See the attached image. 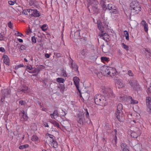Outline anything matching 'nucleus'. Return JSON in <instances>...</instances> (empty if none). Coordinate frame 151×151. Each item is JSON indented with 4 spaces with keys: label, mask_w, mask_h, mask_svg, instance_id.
<instances>
[{
    "label": "nucleus",
    "mask_w": 151,
    "mask_h": 151,
    "mask_svg": "<svg viewBox=\"0 0 151 151\" xmlns=\"http://www.w3.org/2000/svg\"><path fill=\"white\" fill-rule=\"evenodd\" d=\"M97 26L99 29L101 31V33L99 34V36L100 37L103 39L105 41H107V39H108L109 36L107 34L103 33L104 29L107 28V25L106 24V23L105 22L101 23L100 20H98L97 21Z\"/></svg>",
    "instance_id": "obj_1"
},
{
    "label": "nucleus",
    "mask_w": 151,
    "mask_h": 151,
    "mask_svg": "<svg viewBox=\"0 0 151 151\" xmlns=\"http://www.w3.org/2000/svg\"><path fill=\"white\" fill-rule=\"evenodd\" d=\"M116 69L111 67H104L101 70V73L103 75L108 77H111L114 76L116 74Z\"/></svg>",
    "instance_id": "obj_2"
},
{
    "label": "nucleus",
    "mask_w": 151,
    "mask_h": 151,
    "mask_svg": "<svg viewBox=\"0 0 151 151\" xmlns=\"http://www.w3.org/2000/svg\"><path fill=\"white\" fill-rule=\"evenodd\" d=\"M100 94L96 95L94 98V100L96 104L101 106H105L107 104L106 99Z\"/></svg>",
    "instance_id": "obj_3"
},
{
    "label": "nucleus",
    "mask_w": 151,
    "mask_h": 151,
    "mask_svg": "<svg viewBox=\"0 0 151 151\" xmlns=\"http://www.w3.org/2000/svg\"><path fill=\"white\" fill-rule=\"evenodd\" d=\"M102 91L104 95L108 98L114 97L115 96L112 89L108 86H103L102 87Z\"/></svg>",
    "instance_id": "obj_4"
},
{
    "label": "nucleus",
    "mask_w": 151,
    "mask_h": 151,
    "mask_svg": "<svg viewBox=\"0 0 151 151\" xmlns=\"http://www.w3.org/2000/svg\"><path fill=\"white\" fill-rule=\"evenodd\" d=\"M98 2L96 0L91 1V6H89L91 8L93 11L96 13L99 12V9L98 8Z\"/></svg>",
    "instance_id": "obj_5"
},
{
    "label": "nucleus",
    "mask_w": 151,
    "mask_h": 151,
    "mask_svg": "<svg viewBox=\"0 0 151 151\" xmlns=\"http://www.w3.org/2000/svg\"><path fill=\"white\" fill-rule=\"evenodd\" d=\"M116 116L120 122H123L124 120V116L122 111H116Z\"/></svg>",
    "instance_id": "obj_6"
},
{
    "label": "nucleus",
    "mask_w": 151,
    "mask_h": 151,
    "mask_svg": "<svg viewBox=\"0 0 151 151\" xmlns=\"http://www.w3.org/2000/svg\"><path fill=\"white\" fill-rule=\"evenodd\" d=\"M141 134L140 130L139 128H137L135 131H134L131 134V136L134 138H137Z\"/></svg>",
    "instance_id": "obj_7"
},
{
    "label": "nucleus",
    "mask_w": 151,
    "mask_h": 151,
    "mask_svg": "<svg viewBox=\"0 0 151 151\" xmlns=\"http://www.w3.org/2000/svg\"><path fill=\"white\" fill-rule=\"evenodd\" d=\"M19 115L21 116V120L23 121H27L28 117L27 115V114H25L24 111L23 110L21 111L19 113Z\"/></svg>",
    "instance_id": "obj_8"
},
{
    "label": "nucleus",
    "mask_w": 151,
    "mask_h": 151,
    "mask_svg": "<svg viewBox=\"0 0 151 151\" xmlns=\"http://www.w3.org/2000/svg\"><path fill=\"white\" fill-rule=\"evenodd\" d=\"M141 10V7L140 5L134 8H131V12L134 14H137Z\"/></svg>",
    "instance_id": "obj_9"
},
{
    "label": "nucleus",
    "mask_w": 151,
    "mask_h": 151,
    "mask_svg": "<svg viewBox=\"0 0 151 151\" xmlns=\"http://www.w3.org/2000/svg\"><path fill=\"white\" fill-rule=\"evenodd\" d=\"M130 84L132 83H134V85L132 86V88L134 90H137V91L140 90V87L139 85L137 83V81H130L129 82Z\"/></svg>",
    "instance_id": "obj_10"
},
{
    "label": "nucleus",
    "mask_w": 151,
    "mask_h": 151,
    "mask_svg": "<svg viewBox=\"0 0 151 151\" xmlns=\"http://www.w3.org/2000/svg\"><path fill=\"white\" fill-rule=\"evenodd\" d=\"M73 80L77 89L80 92V91L79 89V83L80 81L78 77L75 76L73 78Z\"/></svg>",
    "instance_id": "obj_11"
},
{
    "label": "nucleus",
    "mask_w": 151,
    "mask_h": 151,
    "mask_svg": "<svg viewBox=\"0 0 151 151\" xmlns=\"http://www.w3.org/2000/svg\"><path fill=\"white\" fill-rule=\"evenodd\" d=\"M127 100L130 104H137L138 103V101L137 100L134 99L131 96L128 97L127 98Z\"/></svg>",
    "instance_id": "obj_12"
},
{
    "label": "nucleus",
    "mask_w": 151,
    "mask_h": 151,
    "mask_svg": "<svg viewBox=\"0 0 151 151\" xmlns=\"http://www.w3.org/2000/svg\"><path fill=\"white\" fill-rule=\"evenodd\" d=\"M116 85L118 88H122L124 86V84L119 80H116Z\"/></svg>",
    "instance_id": "obj_13"
},
{
    "label": "nucleus",
    "mask_w": 151,
    "mask_h": 151,
    "mask_svg": "<svg viewBox=\"0 0 151 151\" xmlns=\"http://www.w3.org/2000/svg\"><path fill=\"white\" fill-rule=\"evenodd\" d=\"M73 60H71L70 61V62L71 64V66L70 67L71 68H73L75 71H77L78 70V66H77L76 64L75 63H73Z\"/></svg>",
    "instance_id": "obj_14"
},
{
    "label": "nucleus",
    "mask_w": 151,
    "mask_h": 151,
    "mask_svg": "<svg viewBox=\"0 0 151 151\" xmlns=\"http://www.w3.org/2000/svg\"><path fill=\"white\" fill-rule=\"evenodd\" d=\"M140 4L137 1H132L130 4V6L132 8H134Z\"/></svg>",
    "instance_id": "obj_15"
},
{
    "label": "nucleus",
    "mask_w": 151,
    "mask_h": 151,
    "mask_svg": "<svg viewBox=\"0 0 151 151\" xmlns=\"http://www.w3.org/2000/svg\"><path fill=\"white\" fill-rule=\"evenodd\" d=\"M4 63L6 65H9V59L6 55H4L2 58Z\"/></svg>",
    "instance_id": "obj_16"
},
{
    "label": "nucleus",
    "mask_w": 151,
    "mask_h": 151,
    "mask_svg": "<svg viewBox=\"0 0 151 151\" xmlns=\"http://www.w3.org/2000/svg\"><path fill=\"white\" fill-rule=\"evenodd\" d=\"M51 145L54 148H56L58 147V144L57 142L54 139H52V141H50Z\"/></svg>",
    "instance_id": "obj_17"
},
{
    "label": "nucleus",
    "mask_w": 151,
    "mask_h": 151,
    "mask_svg": "<svg viewBox=\"0 0 151 151\" xmlns=\"http://www.w3.org/2000/svg\"><path fill=\"white\" fill-rule=\"evenodd\" d=\"M40 15V13L37 9L33 10L32 15L34 17H39Z\"/></svg>",
    "instance_id": "obj_18"
},
{
    "label": "nucleus",
    "mask_w": 151,
    "mask_h": 151,
    "mask_svg": "<svg viewBox=\"0 0 151 151\" xmlns=\"http://www.w3.org/2000/svg\"><path fill=\"white\" fill-rule=\"evenodd\" d=\"M131 123L133 124H135L136 125H139L142 123V121H137L136 120L134 119L131 122Z\"/></svg>",
    "instance_id": "obj_19"
},
{
    "label": "nucleus",
    "mask_w": 151,
    "mask_h": 151,
    "mask_svg": "<svg viewBox=\"0 0 151 151\" xmlns=\"http://www.w3.org/2000/svg\"><path fill=\"white\" fill-rule=\"evenodd\" d=\"M50 116L52 118L55 119V116H56V117L59 116V114L58 113V111L57 110H56L54 111V112L52 114H50Z\"/></svg>",
    "instance_id": "obj_20"
},
{
    "label": "nucleus",
    "mask_w": 151,
    "mask_h": 151,
    "mask_svg": "<svg viewBox=\"0 0 151 151\" xmlns=\"http://www.w3.org/2000/svg\"><path fill=\"white\" fill-rule=\"evenodd\" d=\"M121 146L123 151H129L127 148V146L126 144L122 143L121 144Z\"/></svg>",
    "instance_id": "obj_21"
},
{
    "label": "nucleus",
    "mask_w": 151,
    "mask_h": 151,
    "mask_svg": "<svg viewBox=\"0 0 151 151\" xmlns=\"http://www.w3.org/2000/svg\"><path fill=\"white\" fill-rule=\"evenodd\" d=\"M86 52L84 50H82L81 52L80 56L82 58H84L86 57Z\"/></svg>",
    "instance_id": "obj_22"
},
{
    "label": "nucleus",
    "mask_w": 151,
    "mask_h": 151,
    "mask_svg": "<svg viewBox=\"0 0 151 151\" xmlns=\"http://www.w3.org/2000/svg\"><path fill=\"white\" fill-rule=\"evenodd\" d=\"M84 120V116H78V121L79 123L81 124H83V122Z\"/></svg>",
    "instance_id": "obj_23"
},
{
    "label": "nucleus",
    "mask_w": 151,
    "mask_h": 151,
    "mask_svg": "<svg viewBox=\"0 0 151 151\" xmlns=\"http://www.w3.org/2000/svg\"><path fill=\"white\" fill-rule=\"evenodd\" d=\"M50 122L51 123L53 124L55 127H56L59 128H60V126L59 124L55 121L54 120H52L50 121Z\"/></svg>",
    "instance_id": "obj_24"
},
{
    "label": "nucleus",
    "mask_w": 151,
    "mask_h": 151,
    "mask_svg": "<svg viewBox=\"0 0 151 151\" xmlns=\"http://www.w3.org/2000/svg\"><path fill=\"white\" fill-rule=\"evenodd\" d=\"M74 36L75 38L77 39L80 38V35L79 30H77L75 32Z\"/></svg>",
    "instance_id": "obj_25"
},
{
    "label": "nucleus",
    "mask_w": 151,
    "mask_h": 151,
    "mask_svg": "<svg viewBox=\"0 0 151 151\" xmlns=\"http://www.w3.org/2000/svg\"><path fill=\"white\" fill-rule=\"evenodd\" d=\"M151 99L149 97H147L146 98V103L147 106H150Z\"/></svg>",
    "instance_id": "obj_26"
},
{
    "label": "nucleus",
    "mask_w": 151,
    "mask_h": 151,
    "mask_svg": "<svg viewBox=\"0 0 151 151\" xmlns=\"http://www.w3.org/2000/svg\"><path fill=\"white\" fill-rule=\"evenodd\" d=\"M61 75L64 77H66L67 76V74L66 70L63 69H62L61 70Z\"/></svg>",
    "instance_id": "obj_27"
},
{
    "label": "nucleus",
    "mask_w": 151,
    "mask_h": 151,
    "mask_svg": "<svg viewBox=\"0 0 151 151\" xmlns=\"http://www.w3.org/2000/svg\"><path fill=\"white\" fill-rule=\"evenodd\" d=\"M110 12L111 14L113 13L115 14H119V12L117 9L115 8L111 10L110 11Z\"/></svg>",
    "instance_id": "obj_28"
},
{
    "label": "nucleus",
    "mask_w": 151,
    "mask_h": 151,
    "mask_svg": "<svg viewBox=\"0 0 151 151\" xmlns=\"http://www.w3.org/2000/svg\"><path fill=\"white\" fill-rule=\"evenodd\" d=\"M122 105L121 104H118L117 106V111H122Z\"/></svg>",
    "instance_id": "obj_29"
},
{
    "label": "nucleus",
    "mask_w": 151,
    "mask_h": 151,
    "mask_svg": "<svg viewBox=\"0 0 151 151\" xmlns=\"http://www.w3.org/2000/svg\"><path fill=\"white\" fill-rule=\"evenodd\" d=\"M141 117L139 114H135V116L134 119L136 120L137 121H142V119L140 118Z\"/></svg>",
    "instance_id": "obj_30"
},
{
    "label": "nucleus",
    "mask_w": 151,
    "mask_h": 151,
    "mask_svg": "<svg viewBox=\"0 0 151 151\" xmlns=\"http://www.w3.org/2000/svg\"><path fill=\"white\" fill-rule=\"evenodd\" d=\"M56 81L57 82L59 83H63L65 82L64 79L61 78H56Z\"/></svg>",
    "instance_id": "obj_31"
},
{
    "label": "nucleus",
    "mask_w": 151,
    "mask_h": 151,
    "mask_svg": "<svg viewBox=\"0 0 151 151\" xmlns=\"http://www.w3.org/2000/svg\"><path fill=\"white\" fill-rule=\"evenodd\" d=\"M124 34L125 35V38L127 40H129V33L127 31L125 30L124 31Z\"/></svg>",
    "instance_id": "obj_32"
},
{
    "label": "nucleus",
    "mask_w": 151,
    "mask_h": 151,
    "mask_svg": "<svg viewBox=\"0 0 151 151\" xmlns=\"http://www.w3.org/2000/svg\"><path fill=\"white\" fill-rule=\"evenodd\" d=\"M122 45L124 49L126 50L127 51H128L129 50V47L127 45H125L124 43H122Z\"/></svg>",
    "instance_id": "obj_33"
},
{
    "label": "nucleus",
    "mask_w": 151,
    "mask_h": 151,
    "mask_svg": "<svg viewBox=\"0 0 151 151\" xmlns=\"http://www.w3.org/2000/svg\"><path fill=\"white\" fill-rule=\"evenodd\" d=\"M38 138L36 135H33L32 136V141L37 142Z\"/></svg>",
    "instance_id": "obj_34"
},
{
    "label": "nucleus",
    "mask_w": 151,
    "mask_h": 151,
    "mask_svg": "<svg viewBox=\"0 0 151 151\" xmlns=\"http://www.w3.org/2000/svg\"><path fill=\"white\" fill-rule=\"evenodd\" d=\"M28 146V145L27 144H26L20 146L19 147V148L20 149H24L26 148H27Z\"/></svg>",
    "instance_id": "obj_35"
},
{
    "label": "nucleus",
    "mask_w": 151,
    "mask_h": 151,
    "mask_svg": "<svg viewBox=\"0 0 151 151\" xmlns=\"http://www.w3.org/2000/svg\"><path fill=\"white\" fill-rule=\"evenodd\" d=\"M27 89V87H25L23 88V86L22 87H21L20 89H19V92H20V91H22V92H24L25 93V91H26Z\"/></svg>",
    "instance_id": "obj_36"
},
{
    "label": "nucleus",
    "mask_w": 151,
    "mask_h": 151,
    "mask_svg": "<svg viewBox=\"0 0 151 151\" xmlns=\"http://www.w3.org/2000/svg\"><path fill=\"white\" fill-rule=\"evenodd\" d=\"M41 28L43 31H45L47 29V26L46 24H44L42 25Z\"/></svg>",
    "instance_id": "obj_37"
},
{
    "label": "nucleus",
    "mask_w": 151,
    "mask_h": 151,
    "mask_svg": "<svg viewBox=\"0 0 151 151\" xmlns=\"http://www.w3.org/2000/svg\"><path fill=\"white\" fill-rule=\"evenodd\" d=\"M60 88V91L61 92L63 93L65 91V88L64 86L63 85H61L60 87H59Z\"/></svg>",
    "instance_id": "obj_38"
},
{
    "label": "nucleus",
    "mask_w": 151,
    "mask_h": 151,
    "mask_svg": "<svg viewBox=\"0 0 151 151\" xmlns=\"http://www.w3.org/2000/svg\"><path fill=\"white\" fill-rule=\"evenodd\" d=\"M148 50L145 48H143L141 50V52L142 53L145 54V55H146V53H147V52H148Z\"/></svg>",
    "instance_id": "obj_39"
},
{
    "label": "nucleus",
    "mask_w": 151,
    "mask_h": 151,
    "mask_svg": "<svg viewBox=\"0 0 151 151\" xmlns=\"http://www.w3.org/2000/svg\"><path fill=\"white\" fill-rule=\"evenodd\" d=\"M146 55L147 58L149 59L151 58V53L149 51L147 52V53H146Z\"/></svg>",
    "instance_id": "obj_40"
},
{
    "label": "nucleus",
    "mask_w": 151,
    "mask_h": 151,
    "mask_svg": "<svg viewBox=\"0 0 151 151\" xmlns=\"http://www.w3.org/2000/svg\"><path fill=\"white\" fill-rule=\"evenodd\" d=\"M24 65L23 64H20L16 66L15 67V69L17 70L18 68L24 67Z\"/></svg>",
    "instance_id": "obj_41"
},
{
    "label": "nucleus",
    "mask_w": 151,
    "mask_h": 151,
    "mask_svg": "<svg viewBox=\"0 0 151 151\" xmlns=\"http://www.w3.org/2000/svg\"><path fill=\"white\" fill-rule=\"evenodd\" d=\"M130 81H135V80H133V79H130V80H128V83L129 84L130 86H131L132 87V86H134V83H132L131 84H130L129 82Z\"/></svg>",
    "instance_id": "obj_42"
},
{
    "label": "nucleus",
    "mask_w": 151,
    "mask_h": 151,
    "mask_svg": "<svg viewBox=\"0 0 151 151\" xmlns=\"http://www.w3.org/2000/svg\"><path fill=\"white\" fill-rule=\"evenodd\" d=\"M8 27L10 28V29H13V24L11 22H9L8 23Z\"/></svg>",
    "instance_id": "obj_43"
},
{
    "label": "nucleus",
    "mask_w": 151,
    "mask_h": 151,
    "mask_svg": "<svg viewBox=\"0 0 151 151\" xmlns=\"http://www.w3.org/2000/svg\"><path fill=\"white\" fill-rule=\"evenodd\" d=\"M54 54L55 55L56 57L58 58L61 57V55L60 53L58 52H55Z\"/></svg>",
    "instance_id": "obj_44"
},
{
    "label": "nucleus",
    "mask_w": 151,
    "mask_h": 151,
    "mask_svg": "<svg viewBox=\"0 0 151 151\" xmlns=\"http://www.w3.org/2000/svg\"><path fill=\"white\" fill-rule=\"evenodd\" d=\"M27 10L28 13V15H32V13L33 10L30 9H27Z\"/></svg>",
    "instance_id": "obj_45"
},
{
    "label": "nucleus",
    "mask_w": 151,
    "mask_h": 151,
    "mask_svg": "<svg viewBox=\"0 0 151 151\" xmlns=\"http://www.w3.org/2000/svg\"><path fill=\"white\" fill-rule=\"evenodd\" d=\"M147 92L148 94H151V82L150 83V86L148 88Z\"/></svg>",
    "instance_id": "obj_46"
},
{
    "label": "nucleus",
    "mask_w": 151,
    "mask_h": 151,
    "mask_svg": "<svg viewBox=\"0 0 151 151\" xmlns=\"http://www.w3.org/2000/svg\"><path fill=\"white\" fill-rule=\"evenodd\" d=\"M108 58L106 57H102L101 58V60L104 61H107L108 60Z\"/></svg>",
    "instance_id": "obj_47"
},
{
    "label": "nucleus",
    "mask_w": 151,
    "mask_h": 151,
    "mask_svg": "<svg viewBox=\"0 0 151 151\" xmlns=\"http://www.w3.org/2000/svg\"><path fill=\"white\" fill-rule=\"evenodd\" d=\"M19 103L21 105H24L25 102L24 101L22 100H20L19 101Z\"/></svg>",
    "instance_id": "obj_48"
},
{
    "label": "nucleus",
    "mask_w": 151,
    "mask_h": 151,
    "mask_svg": "<svg viewBox=\"0 0 151 151\" xmlns=\"http://www.w3.org/2000/svg\"><path fill=\"white\" fill-rule=\"evenodd\" d=\"M147 111L150 113H151V105L150 106H147Z\"/></svg>",
    "instance_id": "obj_49"
},
{
    "label": "nucleus",
    "mask_w": 151,
    "mask_h": 151,
    "mask_svg": "<svg viewBox=\"0 0 151 151\" xmlns=\"http://www.w3.org/2000/svg\"><path fill=\"white\" fill-rule=\"evenodd\" d=\"M41 69L40 66L38 67L37 68H36V73L37 74L39 73L41 71Z\"/></svg>",
    "instance_id": "obj_50"
},
{
    "label": "nucleus",
    "mask_w": 151,
    "mask_h": 151,
    "mask_svg": "<svg viewBox=\"0 0 151 151\" xmlns=\"http://www.w3.org/2000/svg\"><path fill=\"white\" fill-rule=\"evenodd\" d=\"M15 35H17V36H19L21 37L22 35V34L19 32L18 31H16V32L15 33Z\"/></svg>",
    "instance_id": "obj_51"
},
{
    "label": "nucleus",
    "mask_w": 151,
    "mask_h": 151,
    "mask_svg": "<svg viewBox=\"0 0 151 151\" xmlns=\"http://www.w3.org/2000/svg\"><path fill=\"white\" fill-rule=\"evenodd\" d=\"M128 74L130 76H133V74L132 73V71L131 70H129V71H128Z\"/></svg>",
    "instance_id": "obj_52"
},
{
    "label": "nucleus",
    "mask_w": 151,
    "mask_h": 151,
    "mask_svg": "<svg viewBox=\"0 0 151 151\" xmlns=\"http://www.w3.org/2000/svg\"><path fill=\"white\" fill-rule=\"evenodd\" d=\"M32 40L33 42L35 43L36 42L35 37L34 36L32 37Z\"/></svg>",
    "instance_id": "obj_53"
},
{
    "label": "nucleus",
    "mask_w": 151,
    "mask_h": 151,
    "mask_svg": "<svg viewBox=\"0 0 151 151\" xmlns=\"http://www.w3.org/2000/svg\"><path fill=\"white\" fill-rule=\"evenodd\" d=\"M145 31L146 32H147L148 30V25L147 24L145 26H143Z\"/></svg>",
    "instance_id": "obj_54"
},
{
    "label": "nucleus",
    "mask_w": 151,
    "mask_h": 151,
    "mask_svg": "<svg viewBox=\"0 0 151 151\" xmlns=\"http://www.w3.org/2000/svg\"><path fill=\"white\" fill-rule=\"evenodd\" d=\"M22 13L25 15H28L27 9L24 10L22 12Z\"/></svg>",
    "instance_id": "obj_55"
},
{
    "label": "nucleus",
    "mask_w": 151,
    "mask_h": 151,
    "mask_svg": "<svg viewBox=\"0 0 151 151\" xmlns=\"http://www.w3.org/2000/svg\"><path fill=\"white\" fill-rule=\"evenodd\" d=\"M85 110L86 111V117L88 118L89 117V113H88V111L87 109H85Z\"/></svg>",
    "instance_id": "obj_56"
},
{
    "label": "nucleus",
    "mask_w": 151,
    "mask_h": 151,
    "mask_svg": "<svg viewBox=\"0 0 151 151\" xmlns=\"http://www.w3.org/2000/svg\"><path fill=\"white\" fill-rule=\"evenodd\" d=\"M141 24L143 26L147 24L145 20H142L141 22Z\"/></svg>",
    "instance_id": "obj_57"
},
{
    "label": "nucleus",
    "mask_w": 151,
    "mask_h": 151,
    "mask_svg": "<svg viewBox=\"0 0 151 151\" xmlns=\"http://www.w3.org/2000/svg\"><path fill=\"white\" fill-rule=\"evenodd\" d=\"M43 125L45 127H48L49 125L46 122H44L43 123Z\"/></svg>",
    "instance_id": "obj_58"
},
{
    "label": "nucleus",
    "mask_w": 151,
    "mask_h": 151,
    "mask_svg": "<svg viewBox=\"0 0 151 151\" xmlns=\"http://www.w3.org/2000/svg\"><path fill=\"white\" fill-rule=\"evenodd\" d=\"M8 3L10 5H13L15 3V1H9Z\"/></svg>",
    "instance_id": "obj_59"
},
{
    "label": "nucleus",
    "mask_w": 151,
    "mask_h": 151,
    "mask_svg": "<svg viewBox=\"0 0 151 151\" xmlns=\"http://www.w3.org/2000/svg\"><path fill=\"white\" fill-rule=\"evenodd\" d=\"M105 3V0H101L100 1V4L102 6L103 4Z\"/></svg>",
    "instance_id": "obj_60"
},
{
    "label": "nucleus",
    "mask_w": 151,
    "mask_h": 151,
    "mask_svg": "<svg viewBox=\"0 0 151 151\" xmlns=\"http://www.w3.org/2000/svg\"><path fill=\"white\" fill-rule=\"evenodd\" d=\"M49 137H50V141H52V139H53V137H54L53 136V135H52L51 134H49Z\"/></svg>",
    "instance_id": "obj_61"
},
{
    "label": "nucleus",
    "mask_w": 151,
    "mask_h": 151,
    "mask_svg": "<svg viewBox=\"0 0 151 151\" xmlns=\"http://www.w3.org/2000/svg\"><path fill=\"white\" fill-rule=\"evenodd\" d=\"M28 72L30 73H37L36 68H35L32 71H28Z\"/></svg>",
    "instance_id": "obj_62"
},
{
    "label": "nucleus",
    "mask_w": 151,
    "mask_h": 151,
    "mask_svg": "<svg viewBox=\"0 0 151 151\" xmlns=\"http://www.w3.org/2000/svg\"><path fill=\"white\" fill-rule=\"evenodd\" d=\"M5 50L4 48L2 47H1L0 48V51L2 52H4L5 51Z\"/></svg>",
    "instance_id": "obj_63"
},
{
    "label": "nucleus",
    "mask_w": 151,
    "mask_h": 151,
    "mask_svg": "<svg viewBox=\"0 0 151 151\" xmlns=\"http://www.w3.org/2000/svg\"><path fill=\"white\" fill-rule=\"evenodd\" d=\"M4 39V37L2 35L0 34V40H3Z\"/></svg>",
    "instance_id": "obj_64"
}]
</instances>
